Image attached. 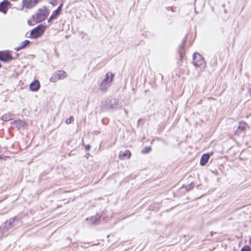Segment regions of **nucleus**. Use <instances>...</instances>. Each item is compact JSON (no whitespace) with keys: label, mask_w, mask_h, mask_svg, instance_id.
Wrapping results in <instances>:
<instances>
[{"label":"nucleus","mask_w":251,"mask_h":251,"mask_svg":"<svg viewBox=\"0 0 251 251\" xmlns=\"http://www.w3.org/2000/svg\"><path fill=\"white\" fill-rule=\"evenodd\" d=\"M114 75L111 73L106 74L105 77L104 78L100 84V89L103 92H105L111 85L113 81Z\"/></svg>","instance_id":"obj_1"},{"label":"nucleus","mask_w":251,"mask_h":251,"mask_svg":"<svg viewBox=\"0 0 251 251\" xmlns=\"http://www.w3.org/2000/svg\"><path fill=\"white\" fill-rule=\"evenodd\" d=\"M21 225V222L19 219L15 217L10 219L9 222H5L0 226L1 233L4 234L5 231L9 229V227H18Z\"/></svg>","instance_id":"obj_2"},{"label":"nucleus","mask_w":251,"mask_h":251,"mask_svg":"<svg viewBox=\"0 0 251 251\" xmlns=\"http://www.w3.org/2000/svg\"><path fill=\"white\" fill-rule=\"evenodd\" d=\"M49 13L47 8L46 7H43L38 9L35 15L33 16V18L37 23L41 22L47 18Z\"/></svg>","instance_id":"obj_3"},{"label":"nucleus","mask_w":251,"mask_h":251,"mask_svg":"<svg viewBox=\"0 0 251 251\" xmlns=\"http://www.w3.org/2000/svg\"><path fill=\"white\" fill-rule=\"evenodd\" d=\"M193 64L195 67L204 69L206 67V63L203 57L199 53L193 54Z\"/></svg>","instance_id":"obj_4"},{"label":"nucleus","mask_w":251,"mask_h":251,"mask_svg":"<svg viewBox=\"0 0 251 251\" xmlns=\"http://www.w3.org/2000/svg\"><path fill=\"white\" fill-rule=\"evenodd\" d=\"M67 76V73L62 70H59L54 73L50 78L52 82H56L59 80L64 79Z\"/></svg>","instance_id":"obj_5"},{"label":"nucleus","mask_w":251,"mask_h":251,"mask_svg":"<svg viewBox=\"0 0 251 251\" xmlns=\"http://www.w3.org/2000/svg\"><path fill=\"white\" fill-rule=\"evenodd\" d=\"M42 0H23L22 7L24 8L31 9Z\"/></svg>","instance_id":"obj_6"},{"label":"nucleus","mask_w":251,"mask_h":251,"mask_svg":"<svg viewBox=\"0 0 251 251\" xmlns=\"http://www.w3.org/2000/svg\"><path fill=\"white\" fill-rule=\"evenodd\" d=\"M43 33L40 26H38L36 28H33L30 32V37L33 38H37L40 36Z\"/></svg>","instance_id":"obj_7"},{"label":"nucleus","mask_w":251,"mask_h":251,"mask_svg":"<svg viewBox=\"0 0 251 251\" xmlns=\"http://www.w3.org/2000/svg\"><path fill=\"white\" fill-rule=\"evenodd\" d=\"M12 59V56L7 51H0V60L4 61L7 62Z\"/></svg>","instance_id":"obj_8"},{"label":"nucleus","mask_w":251,"mask_h":251,"mask_svg":"<svg viewBox=\"0 0 251 251\" xmlns=\"http://www.w3.org/2000/svg\"><path fill=\"white\" fill-rule=\"evenodd\" d=\"M248 127V125L244 122H240L239 123V125L237 129L235 130V134L239 135L242 132L244 131Z\"/></svg>","instance_id":"obj_9"},{"label":"nucleus","mask_w":251,"mask_h":251,"mask_svg":"<svg viewBox=\"0 0 251 251\" xmlns=\"http://www.w3.org/2000/svg\"><path fill=\"white\" fill-rule=\"evenodd\" d=\"M13 124L18 130L24 129L26 127V123L21 120L15 121L13 122Z\"/></svg>","instance_id":"obj_10"},{"label":"nucleus","mask_w":251,"mask_h":251,"mask_svg":"<svg viewBox=\"0 0 251 251\" xmlns=\"http://www.w3.org/2000/svg\"><path fill=\"white\" fill-rule=\"evenodd\" d=\"M40 87V83L38 80H35L29 85V89L32 91H38Z\"/></svg>","instance_id":"obj_11"},{"label":"nucleus","mask_w":251,"mask_h":251,"mask_svg":"<svg viewBox=\"0 0 251 251\" xmlns=\"http://www.w3.org/2000/svg\"><path fill=\"white\" fill-rule=\"evenodd\" d=\"M9 3L8 0H3L0 3V11L6 14L7 10V7Z\"/></svg>","instance_id":"obj_12"},{"label":"nucleus","mask_w":251,"mask_h":251,"mask_svg":"<svg viewBox=\"0 0 251 251\" xmlns=\"http://www.w3.org/2000/svg\"><path fill=\"white\" fill-rule=\"evenodd\" d=\"M131 156V153L129 150H126L123 152L121 151L119 153V159H124L126 157L129 158Z\"/></svg>","instance_id":"obj_13"},{"label":"nucleus","mask_w":251,"mask_h":251,"mask_svg":"<svg viewBox=\"0 0 251 251\" xmlns=\"http://www.w3.org/2000/svg\"><path fill=\"white\" fill-rule=\"evenodd\" d=\"M210 155L209 154L206 153L202 155L200 160V164L201 166H204L209 160Z\"/></svg>","instance_id":"obj_14"},{"label":"nucleus","mask_w":251,"mask_h":251,"mask_svg":"<svg viewBox=\"0 0 251 251\" xmlns=\"http://www.w3.org/2000/svg\"><path fill=\"white\" fill-rule=\"evenodd\" d=\"M30 43V41L27 40H25L24 41L20 43L19 46L17 48H15V50L17 51H19L20 50L25 48L27 45Z\"/></svg>","instance_id":"obj_15"},{"label":"nucleus","mask_w":251,"mask_h":251,"mask_svg":"<svg viewBox=\"0 0 251 251\" xmlns=\"http://www.w3.org/2000/svg\"><path fill=\"white\" fill-rule=\"evenodd\" d=\"M14 115L11 113H7L3 115L2 117V120L4 121H8L14 118Z\"/></svg>","instance_id":"obj_16"},{"label":"nucleus","mask_w":251,"mask_h":251,"mask_svg":"<svg viewBox=\"0 0 251 251\" xmlns=\"http://www.w3.org/2000/svg\"><path fill=\"white\" fill-rule=\"evenodd\" d=\"M100 216L99 214H97L91 217L90 220L92 224H97V222L100 219Z\"/></svg>","instance_id":"obj_17"},{"label":"nucleus","mask_w":251,"mask_h":251,"mask_svg":"<svg viewBox=\"0 0 251 251\" xmlns=\"http://www.w3.org/2000/svg\"><path fill=\"white\" fill-rule=\"evenodd\" d=\"M60 14V13L58 12V10H54L53 11L52 14L50 17L49 20H53L55 19Z\"/></svg>","instance_id":"obj_18"},{"label":"nucleus","mask_w":251,"mask_h":251,"mask_svg":"<svg viewBox=\"0 0 251 251\" xmlns=\"http://www.w3.org/2000/svg\"><path fill=\"white\" fill-rule=\"evenodd\" d=\"M74 117L71 116L69 118L66 120V123L68 124L71 123L73 121H74Z\"/></svg>","instance_id":"obj_19"},{"label":"nucleus","mask_w":251,"mask_h":251,"mask_svg":"<svg viewBox=\"0 0 251 251\" xmlns=\"http://www.w3.org/2000/svg\"><path fill=\"white\" fill-rule=\"evenodd\" d=\"M151 151V147H146L142 151V152L143 153H146L149 152Z\"/></svg>","instance_id":"obj_20"},{"label":"nucleus","mask_w":251,"mask_h":251,"mask_svg":"<svg viewBox=\"0 0 251 251\" xmlns=\"http://www.w3.org/2000/svg\"><path fill=\"white\" fill-rule=\"evenodd\" d=\"M241 251H251V248L249 246H245L241 249Z\"/></svg>","instance_id":"obj_21"},{"label":"nucleus","mask_w":251,"mask_h":251,"mask_svg":"<svg viewBox=\"0 0 251 251\" xmlns=\"http://www.w3.org/2000/svg\"><path fill=\"white\" fill-rule=\"evenodd\" d=\"M62 4H60L58 7L57 8V9H56V10H58V12H59V13H60V11L61 10V8H62Z\"/></svg>","instance_id":"obj_22"},{"label":"nucleus","mask_w":251,"mask_h":251,"mask_svg":"<svg viewBox=\"0 0 251 251\" xmlns=\"http://www.w3.org/2000/svg\"><path fill=\"white\" fill-rule=\"evenodd\" d=\"M194 184L193 183H191V184H190V186H189V189H190V188H191L193 187H194ZM188 186H187V188H187V189H188Z\"/></svg>","instance_id":"obj_23"},{"label":"nucleus","mask_w":251,"mask_h":251,"mask_svg":"<svg viewBox=\"0 0 251 251\" xmlns=\"http://www.w3.org/2000/svg\"><path fill=\"white\" fill-rule=\"evenodd\" d=\"M90 149V146L88 145L85 147V150L86 151H89Z\"/></svg>","instance_id":"obj_24"},{"label":"nucleus","mask_w":251,"mask_h":251,"mask_svg":"<svg viewBox=\"0 0 251 251\" xmlns=\"http://www.w3.org/2000/svg\"><path fill=\"white\" fill-rule=\"evenodd\" d=\"M52 5H54L55 4V2H53V1H51L50 2Z\"/></svg>","instance_id":"obj_25"},{"label":"nucleus","mask_w":251,"mask_h":251,"mask_svg":"<svg viewBox=\"0 0 251 251\" xmlns=\"http://www.w3.org/2000/svg\"><path fill=\"white\" fill-rule=\"evenodd\" d=\"M250 244H251V238L250 239Z\"/></svg>","instance_id":"obj_26"},{"label":"nucleus","mask_w":251,"mask_h":251,"mask_svg":"<svg viewBox=\"0 0 251 251\" xmlns=\"http://www.w3.org/2000/svg\"><path fill=\"white\" fill-rule=\"evenodd\" d=\"M2 158V157L1 156H0V159H1Z\"/></svg>","instance_id":"obj_27"}]
</instances>
